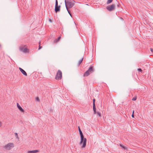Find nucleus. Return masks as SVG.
<instances>
[{"mask_svg":"<svg viewBox=\"0 0 153 153\" xmlns=\"http://www.w3.org/2000/svg\"><path fill=\"white\" fill-rule=\"evenodd\" d=\"M120 146L122 147L123 149L124 150H126L127 149V148L125 146H123L122 145V144H120Z\"/></svg>","mask_w":153,"mask_h":153,"instance_id":"dca6fc26","label":"nucleus"},{"mask_svg":"<svg viewBox=\"0 0 153 153\" xmlns=\"http://www.w3.org/2000/svg\"><path fill=\"white\" fill-rule=\"evenodd\" d=\"M62 72L60 70H59L56 73L55 79L56 80H60L62 79Z\"/></svg>","mask_w":153,"mask_h":153,"instance_id":"20e7f679","label":"nucleus"},{"mask_svg":"<svg viewBox=\"0 0 153 153\" xmlns=\"http://www.w3.org/2000/svg\"><path fill=\"white\" fill-rule=\"evenodd\" d=\"M17 105L18 108L21 112H24V110L19 105L18 103H17Z\"/></svg>","mask_w":153,"mask_h":153,"instance_id":"9d476101","label":"nucleus"},{"mask_svg":"<svg viewBox=\"0 0 153 153\" xmlns=\"http://www.w3.org/2000/svg\"><path fill=\"white\" fill-rule=\"evenodd\" d=\"M36 100L38 102H39V101H40V100H39V97H36Z\"/></svg>","mask_w":153,"mask_h":153,"instance_id":"412c9836","label":"nucleus"},{"mask_svg":"<svg viewBox=\"0 0 153 153\" xmlns=\"http://www.w3.org/2000/svg\"><path fill=\"white\" fill-rule=\"evenodd\" d=\"M136 100V97H133L132 99V100L133 101H135Z\"/></svg>","mask_w":153,"mask_h":153,"instance_id":"393cba45","label":"nucleus"},{"mask_svg":"<svg viewBox=\"0 0 153 153\" xmlns=\"http://www.w3.org/2000/svg\"><path fill=\"white\" fill-rule=\"evenodd\" d=\"M87 71L90 74L93 73L94 71L93 66H91Z\"/></svg>","mask_w":153,"mask_h":153,"instance_id":"6e6552de","label":"nucleus"},{"mask_svg":"<svg viewBox=\"0 0 153 153\" xmlns=\"http://www.w3.org/2000/svg\"><path fill=\"white\" fill-rule=\"evenodd\" d=\"M19 69L21 72L25 76H27V74L26 72L22 68H19Z\"/></svg>","mask_w":153,"mask_h":153,"instance_id":"1a4fd4ad","label":"nucleus"},{"mask_svg":"<svg viewBox=\"0 0 153 153\" xmlns=\"http://www.w3.org/2000/svg\"><path fill=\"white\" fill-rule=\"evenodd\" d=\"M15 136L17 137V138H18V134H17V133H15Z\"/></svg>","mask_w":153,"mask_h":153,"instance_id":"a878e982","label":"nucleus"},{"mask_svg":"<svg viewBox=\"0 0 153 153\" xmlns=\"http://www.w3.org/2000/svg\"><path fill=\"white\" fill-rule=\"evenodd\" d=\"M39 150H32V151H29L28 152V153H34L39 152Z\"/></svg>","mask_w":153,"mask_h":153,"instance_id":"f8f14e48","label":"nucleus"},{"mask_svg":"<svg viewBox=\"0 0 153 153\" xmlns=\"http://www.w3.org/2000/svg\"><path fill=\"white\" fill-rule=\"evenodd\" d=\"M14 144L13 143H9L4 146V148L7 150H9L14 147Z\"/></svg>","mask_w":153,"mask_h":153,"instance_id":"39448f33","label":"nucleus"},{"mask_svg":"<svg viewBox=\"0 0 153 153\" xmlns=\"http://www.w3.org/2000/svg\"><path fill=\"white\" fill-rule=\"evenodd\" d=\"M74 2L73 0H65V3L66 9L72 7L74 5Z\"/></svg>","mask_w":153,"mask_h":153,"instance_id":"f03ea898","label":"nucleus"},{"mask_svg":"<svg viewBox=\"0 0 153 153\" xmlns=\"http://www.w3.org/2000/svg\"><path fill=\"white\" fill-rule=\"evenodd\" d=\"M95 100L94 99H93V109L94 111V114H95L96 113V106L95 104Z\"/></svg>","mask_w":153,"mask_h":153,"instance_id":"0eeeda50","label":"nucleus"},{"mask_svg":"<svg viewBox=\"0 0 153 153\" xmlns=\"http://www.w3.org/2000/svg\"><path fill=\"white\" fill-rule=\"evenodd\" d=\"M150 51L152 52H153V49L150 48Z\"/></svg>","mask_w":153,"mask_h":153,"instance_id":"cd10ccee","label":"nucleus"},{"mask_svg":"<svg viewBox=\"0 0 153 153\" xmlns=\"http://www.w3.org/2000/svg\"><path fill=\"white\" fill-rule=\"evenodd\" d=\"M60 38H61L60 36L57 39H55L54 40V43H55V42H58L59 41V40L60 39Z\"/></svg>","mask_w":153,"mask_h":153,"instance_id":"4468645a","label":"nucleus"},{"mask_svg":"<svg viewBox=\"0 0 153 153\" xmlns=\"http://www.w3.org/2000/svg\"><path fill=\"white\" fill-rule=\"evenodd\" d=\"M137 70L139 72H142V70L141 68H138Z\"/></svg>","mask_w":153,"mask_h":153,"instance_id":"a211bd4d","label":"nucleus"},{"mask_svg":"<svg viewBox=\"0 0 153 153\" xmlns=\"http://www.w3.org/2000/svg\"><path fill=\"white\" fill-rule=\"evenodd\" d=\"M97 114L99 116V117H100L101 116V114L100 112H97Z\"/></svg>","mask_w":153,"mask_h":153,"instance_id":"5701e85b","label":"nucleus"},{"mask_svg":"<svg viewBox=\"0 0 153 153\" xmlns=\"http://www.w3.org/2000/svg\"><path fill=\"white\" fill-rule=\"evenodd\" d=\"M2 123L0 121V126H2Z\"/></svg>","mask_w":153,"mask_h":153,"instance_id":"c85d7f7f","label":"nucleus"},{"mask_svg":"<svg viewBox=\"0 0 153 153\" xmlns=\"http://www.w3.org/2000/svg\"><path fill=\"white\" fill-rule=\"evenodd\" d=\"M60 6H58L57 5V6H55V11L56 13L57 12L59 11H60Z\"/></svg>","mask_w":153,"mask_h":153,"instance_id":"9b49d317","label":"nucleus"},{"mask_svg":"<svg viewBox=\"0 0 153 153\" xmlns=\"http://www.w3.org/2000/svg\"><path fill=\"white\" fill-rule=\"evenodd\" d=\"M120 4H118L117 5V7H120Z\"/></svg>","mask_w":153,"mask_h":153,"instance_id":"c756f323","label":"nucleus"},{"mask_svg":"<svg viewBox=\"0 0 153 153\" xmlns=\"http://www.w3.org/2000/svg\"><path fill=\"white\" fill-rule=\"evenodd\" d=\"M134 111L133 110V112H132V114L131 115V117H133V118H134Z\"/></svg>","mask_w":153,"mask_h":153,"instance_id":"aec40b11","label":"nucleus"},{"mask_svg":"<svg viewBox=\"0 0 153 153\" xmlns=\"http://www.w3.org/2000/svg\"><path fill=\"white\" fill-rule=\"evenodd\" d=\"M67 10L68 13L71 16V13H70V10H68V9H67Z\"/></svg>","mask_w":153,"mask_h":153,"instance_id":"4be33fe9","label":"nucleus"},{"mask_svg":"<svg viewBox=\"0 0 153 153\" xmlns=\"http://www.w3.org/2000/svg\"><path fill=\"white\" fill-rule=\"evenodd\" d=\"M78 128L81 138V140L79 143V144L81 145L82 144V145L81 146V148H84L86 146L87 140L86 138H84V137L82 134V133L81 130L79 127L78 126Z\"/></svg>","mask_w":153,"mask_h":153,"instance_id":"f257e3e1","label":"nucleus"},{"mask_svg":"<svg viewBox=\"0 0 153 153\" xmlns=\"http://www.w3.org/2000/svg\"><path fill=\"white\" fill-rule=\"evenodd\" d=\"M49 21L51 23L52 22V20L50 18L49 19Z\"/></svg>","mask_w":153,"mask_h":153,"instance_id":"bb28decb","label":"nucleus"},{"mask_svg":"<svg viewBox=\"0 0 153 153\" xmlns=\"http://www.w3.org/2000/svg\"><path fill=\"white\" fill-rule=\"evenodd\" d=\"M90 74L89 73V72L88 71H87L83 75V76H89Z\"/></svg>","mask_w":153,"mask_h":153,"instance_id":"ddd939ff","label":"nucleus"},{"mask_svg":"<svg viewBox=\"0 0 153 153\" xmlns=\"http://www.w3.org/2000/svg\"><path fill=\"white\" fill-rule=\"evenodd\" d=\"M40 42H39V49H38L39 50H40V49H41L42 48V47L41 46H40Z\"/></svg>","mask_w":153,"mask_h":153,"instance_id":"b1692460","label":"nucleus"},{"mask_svg":"<svg viewBox=\"0 0 153 153\" xmlns=\"http://www.w3.org/2000/svg\"><path fill=\"white\" fill-rule=\"evenodd\" d=\"M83 60V58H82V59H81L78 62V66H79L80 65V64H81L82 62V61Z\"/></svg>","mask_w":153,"mask_h":153,"instance_id":"2eb2a0df","label":"nucleus"},{"mask_svg":"<svg viewBox=\"0 0 153 153\" xmlns=\"http://www.w3.org/2000/svg\"><path fill=\"white\" fill-rule=\"evenodd\" d=\"M57 5H58V1L57 0H56L55 2V6H57Z\"/></svg>","mask_w":153,"mask_h":153,"instance_id":"6ab92c4d","label":"nucleus"},{"mask_svg":"<svg viewBox=\"0 0 153 153\" xmlns=\"http://www.w3.org/2000/svg\"><path fill=\"white\" fill-rule=\"evenodd\" d=\"M115 5L114 4L108 6L106 7L107 9L109 11H111L114 10L115 8Z\"/></svg>","mask_w":153,"mask_h":153,"instance_id":"423d86ee","label":"nucleus"},{"mask_svg":"<svg viewBox=\"0 0 153 153\" xmlns=\"http://www.w3.org/2000/svg\"><path fill=\"white\" fill-rule=\"evenodd\" d=\"M1 48V44H0V48Z\"/></svg>","mask_w":153,"mask_h":153,"instance_id":"7c9ffc66","label":"nucleus"},{"mask_svg":"<svg viewBox=\"0 0 153 153\" xmlns=\"http://www.w3.org/2000/svg\"><path fill=\"white\" fill-rule=\"evenodd\" d=\"M26 47V45H21L19 47V50L24 53L28 52L29 50Z\"/></svg>","mask_w":153,"mask_h":153,"instance_id":"7ed1b4c3","label":"nucleus"},{"mask_svg":"<svg viewBox=\"0 0 153 153\" xmlns=\"http://www.w3.org/2000/svg\"><path fill=\"white\" fill-rule=\"evenodd\" d=\"M113 1V0H108V1L107 2V4H108L110 3H111Z\"/></svg>","mask_w":153,"mask_h":153,"instance_id":"f3484780","label":"nucleus"}]
</instances>
